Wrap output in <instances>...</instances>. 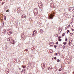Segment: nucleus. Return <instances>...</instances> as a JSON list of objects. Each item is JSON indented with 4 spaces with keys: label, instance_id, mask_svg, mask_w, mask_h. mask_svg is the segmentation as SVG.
<instances>
[{
    "label": "nucleus",
    "instance_id": "4c0bfd02",
    "mask_svg": "<svg viewBox=\"0 0 74 74\" xmlns=\"http://www.w3.org/2000/svg\"><path fill=\"white\" fill-rule=\"evenodd\" d=\"M73 25H72V27H73Z\"/></svg>",
    "mask_w": 74,
    "mask_h": 74
},
{
    "label": "nucleus",
    "instance_id": "423d86ee",
    "mask_svg": "<svg viewBox=\"0 0 74 74\" xmlns=\"http://www.w3.org/2000/svg\"><path fill=\"white\" fill-rule=\"evenodd\" d=\"M74 10V8H73V7H70L69 8V11H73V10Z\"/></svg>",
    "mask_w": 74,
    "mask_h": 74
},
{
    "label": "nucleus",
    "instance_id": "4be33fe9",
    "mask_svg": "<svg viewBox=\"0 0 74 74\" xmlns=\"http://www.w3.org/2000/svg\"><path fill=\"white\" fill-rule=\"evenodd\" d=\"M58 41H62V39H58Z\"/></svg>",
    "mask_w": 74,
    "mask_h": 74
},
{
    "label": "nucleus",
    "instance_id": "6ab92c4d",
    "mask_svg": "<svg viewBox=\"0 0 74 74\" xmlns=\"http://www.w3.org/2000/svg\"><path fill=\"white\" fill-rule=\"evenodd\" d=\"M65 36V33H63L62 34V36Z\"/></svg>",
    "mask_w": 74,
    "mask_h": 74
},
{
    "label": "nucleus",
    "instance_id": "58836bf2",
    "mask_svg": "<svg viewBox=\"0 0 74 74\" xmlns=\"http://www.w3.org/2000/svg\"><path fill=\"white\" fill-rule=\"evenodd\" d=\"M73 74H74V72H73Z\"/></svg>",
    "mask_w": 74,
    "mask_h": 74
},
{
    "label": "nucleus",
    "instance_id": "aec40b11",
    "mask_svg": "<svg viewBox=\"0 0 74 74\" xmlns=\"http://www.w3.org/2000/svg\"><path fill=\"white\" fill-rule=\"evenodd\" d=\"M8 33H9L10 34H11V33H12V32H11L10 31H9Z\"/></svg>",
    "mask_w": 74,
    "mask_h": 74
},
{
    "label": "nucleus",
    "instance_id": "e433bc0d",
    "mask_svg": "<svg viewBox=\"0 0 74 74\" xmlns=\"http://www.w3.org/2000/svg\"><path fill=\"white\" fill-rule=\"evenodd\" d=\"M9 10H8H8H7V12H9Z\"/></svg>",
    "mask_w": 74,
    "mask_h": 74
},
{
    "label": "nucleus",
    "instance_id": "1a4fd4ad",
    "mask_svg": "<svg viewBox=\"0 0 74 74\" xmlns=\"http://www.w3.org/2000/svg\"><path fill=\"white\" fill-rule=\"evenodd\" d=\"M11 42L12 44H15V41L14 40L12 39L11 41Z\"/></svg>",
    "mask_w": 74,
    "mask_h": 74
},
{
    "label": "nucleus",
    "instance_id": "c756f323",
    "mask_svg": "<svg viewBox=\"0 0 74 74\" xmlns=\"http://www.w3.org/2000/svg\"><path fill=\"white\" fill-rule=\"evenodd\" d=\"M69 32V30H67V33H68Z\"/></svg>",
    "mask_w": 74,
    "mask_h": 74
},
{
    "label": "nucleus",
    "instance_id": "f8f14e48",
    "mask_svg": "<svg viewBox=\"0 0 74 74\" xmlns=\"http://www.w3.org/2000/svg\"><path fill=\"white\" fill-rule=\"evenodd\" d=\"M50 45H51V46H53V45H54V44L53 42H51L50 44Z\"/></svg>",
    "mask_w": 74,
    "mask_h": 74
},
{
    "label": "nucleus",
    "instance_id": "dca6fc26",
    "mask_svg": "<svg viewBox=\"0 0 74 74\" xmlns=\"http://www.w3.org/2000/svg\"><path fill=\"white\" fill-rule=\"evenodd\" d=\"M65 47H66V45H64L63 46V49H64L65 48Z\"/></svg>",
    "mask_w": 74,
    "mask_h": 74
},
{
    "label": "nucleus",
    "instance_id": "412c9836",
    "mask_svg": "<svg viewBox=\"0 0 74 74\" xmlns=\"http://www.w3.org/2000/svg\"><path fill=\"white\" fill-rule=\"evenodd\" d=\"M22 67H23V69H24V68H25L26 67V66H23V65H22Z\"/></svg>",
    "mask_w": 74,
    "mask_h": 74
},
{
    "label": "nucleus",
    "instance_id": "c85d7f7f",
    "mask_svg": "<svg viewBox=\"0 0 74 74\" xmlns=\"http://www.w3.org/2000/svg\"><path fill=\"white\" fill-rule=\"evenodd\" d=\"M70 25H69L68 26V28H69L70 27Z\"/></svg>",
    "mask_w": 74,
    "mask_h": 74
},
{
    "label": "nucleus",
    "instance_id": "c9c22d12",
    "mask_svg": "<svg viewBox=\"0 0 74 74\" xmlns=\"http://www.w3.org/2000/svg\"><path fill=\"white\" fill-rule=\"evenodd\" d=\"M24 72L25 73V71H26V69H24Z\"/></svg>",
    "mask_w": 74,
    "mask_h": 74
},
{
    "label": "nucleus",
    "instance_id": "9d476101",
    "mask_svg": "<svg viewBox=\"0 0 74 74\" xmlns=\"http://www.w3.org/2000/svg\"><path fill=\"white\" fill-rule=\"evenodd\" d=\"M26 17V15L25 14H23L22 16V18H25Z\"/></svg>",
    "mask_w": 74,
    "mask_h": 74
},
{
    "label": "nucleus",
    "instance_id": "b1692460",
    "mask_svg": "<svg viewBox=\"0 0 74 74\" xmlns=\"http://www.w3.org/2000/svg\"><path fill=\"white\" fill-rule=\"evenodd\" d=\"M57 62H60V60L59 59L57 60Z\"/></svg>",
    "mask_w": 74,
    "mask_h": 74
},
{
    "label": "nucleus",
    "instance_id": "20e7f679",
    "mask_svg": "<svg viewBox=\"0 0 74 74\" xmlns=\"http://www.w3.org/2000/svg\"><path fill=\"white\" fill-rule=\"evenodd\" d=\"M33 34H32V37H34V36H36L37 35V31L36 30H34L33 33Z\"/></svg>",
    "mask_w": 74,
    "mask_h": 74
},
{
    "label": "nucleus",
    "instance_id": "ea45409f",
    "mask_svg": "<svg viewBox=\"0 0 74 74\" xmlns=\"http://www.w3.org/2000/svg\"><path fill=\"white\" fill-rule=\"evenodd\" d=\"M51 0V1H52V0Z\"/></svg>",
    "mask_w": 74,
    "mask_h": 74
},
{
    "label": "nucleus",
    "instance_id": "39448f33",
    "mask_svg": "<svg viewBox=\"0 0 74 74\" xmlns=\"http://www.w3.org/2000/svg\"><path fill=\"white\" fill-rule=\"evenodd\" d=\"M41 66L42 69H44L45 68V64H44V63H42Z\"/></svg>",
    "mask_w": 74,
    "mask_h": 74
},
{
    "label": "nucleus",
    "instance_id": "f257e3e1",
    "mask_svg": "<svg viewBox=\"0 0 74 74\" xmlns=\"http://www.w3.org/2000/svg\"><path fill=\"white\" fill-rule=\"evenodd\" d=\"M55 14V13L54 12H52V14H51L49 16V19H53V16H54V15H53V14Z\"/></svg>",
    "mask_w": 74,
    "mask_h": 74
},
{
    "label": "nucleus",
    "instance_id": "f03ea898",
    "mask_svg": "<svg viewBox=\"0 0 74 74\" xmlns=\"http://www.w3.org/2000/svg\"><path fill=\"white\" fill-rule=\"evenodd\" d=\"M34 14L35 15H37L38 14V10L36 8L34 9Z\"/></svg>",
    "mask_w": 74,
    "mask_h": 74
},
{
    "label": "nucleus",
    "instance_id": "7ed1b4c3",
    "mask_svg": "<svg viewBox=\"0 0 74 74\" xmlns=\"http://www.w3.org/2000/svg\"><path fill=\"white\" fill-rule=\"evenodd\" d=\"M38 6L40 8H42V3L41 2H40L38 3Z\"/></svg>",
    "mask_w": 74,
    "mask_h": 74
},
{
    "label": "nucleus",
    "instance_id": "72a5a7b5",
    "mask_svg": "<svg viewBox=\"0 0 74 74\" xmlns=\"http://www.w3.org/2000/svg\"><path fill=\"white\" fill-rule=\"evenodd\" d=\"M55 55H57V53H55L54 54Z\"/></svg>",
    "mask_w": 74,
    "mask_h": 74
},
{
    "label": "nucleus",
    "instance_id": "bb28decb",
    "mask_svg": "<svg viewBox=\"0 0 74 74\" xmlns=\"http://www.w3.org/2000/svg\"><path fill=\"white\" fill-rule=\"evenodd\" d=\"M71 44V42H70L69 41V46Z\"/></svg>",
    "mask_w": 74,
    "mask_h": 74
},
{
    "label": "nucleus",
    "instance_id": "2f4dec72",
    "mask_svg": "<svg viewBox=\"0 0 74 74\" xmlns=\"http://www.w3.org/2000/svg\"><path fill=\"white\" fill-rule=\"evenodd\" d=\"M65 40V41H67V39L66 38Z\"/></svg>",
    "mask_w": 74,
    "mask_h": 74
},
{
    "label": "nucleus",
    "instance_id": "5701e85b",
    "mask_svg": "<svg viewBox=\"0 0 74 74\" xmlns=\"http://www.w3.org/2000/svg\"><path fill=\"white\" fill-rule=\"evenodd\" d=\"M59 71H62V69H59Z\"/></svg>",
    "mask_w": 74,
    "mask_h": 74
},
{
    "label": "nucleus",
    "instance_id": "a211bd4d",
    "mask_svg": "<svg viewBox=\"0 0 74 74\" xmlns=\"http://www.w3.org/2000/svg\"><path fill=\"white\" fill-rule=\"evenodd\" d=\"M4 20H5V21L6 20V16H5L4 17Z\"/></svg>",
    "mask_w": 74,
    "mask_h": 74
},
{
    "label": "nucleus",
    "instance_id": "473e14b6",
    "mask_svg": "<svg viewBox=\"0 0 74 74\" xmlns=\"http://www.w3.org/2000/svg\"><path fill=\"white\" fill-rule=\"evenodd\" d=\"M54 59H55V60H56V57H55L54 58Z\"/></svg>",
    "mask_w": 74,
    "mask_h": 74
},
{
    "label": "nucleus",
    "instance_id": "a878e982",
    "mask_svg": "<svg viewBox=\"0 0 74 74\" xmlns=\"http://www.w3.org/2000/svg\"><path fill=\"white\" fill-rule=\"evenodd\" d=\"M57 47V46L56 45H54V47L55 48H56V47Z\"/></svg>",
    "mask_w": 74,
    "mask_h": 74
},
{
    "label": "nucleus",
    "instance_id": "cd10ccee",
    "mask_svg": "<svg viewBox=\"0 0 74 74\" xmlns=\"http://www.w3.org/2000/svg\"><path fill=\"white\" fill-rule=\"evenodd\" d=\"M71 30H72V32H73V31H74V29L72 28H71Z\"/></svg>",
    "mask_w": 74,
    "mask_h": 74
},
{
    "label": "nucleus",
    "instance_id": "393cba45",
    "mask_svg": "<svg viewBox=\"0 0 74 74\" xmlns=\"http://www.w3.org/2000/svg\"><path fill=\"white\" fill-rule=\"evenodd\" d=\"M61 38V36H59V37H58V39H60V38Z\"/></svg>",
    "mask_w": 74,
    "mask_h": 74
},
{
    "label": "nucleus",
    "instance_id": "6e6552de",
    "mask_svg": "<svg viewBox=\"0 0 74 74\" xmlns=\"http://www.w3.org/2000/svg\"><path fill=\"white\" fill-rule=\"evenodd\" d=\"M12 37H10L9 38L7 39V40L8 41H12Z\"/></svg>",
    "mask_w": 74,
    "mask_h": 74
},
{
    "label": "nucleus",
    "instance_id": "f704fd0d",
    "mask_svg": "<svg viewBox=\"0 0 74 74\" xmlns=\"http://www.w3.org/2000/svg\"><path fill=\"white\" fill-rule=\"evenodd\" d=\"M25 51H26L27 52V51H28V50L26 49L25 50Z\"/></svg>",
    "mask_w": 74,
    "mask_h": 74
},
{
    "label": "nucleus",
    "instance_id": "2eb2a0df",
    "mask_svg": "<svg viewBox=\"0 0 74 74\" xmlns=\"http://www.w3.org/2000/svg\"><path fill=\"white\" fill-rule=\"evenodd\" d=\"M70 34H71V36H73V33L71 32L70 33Z\"/></svg>",
    "mask_w": 74,
    "mask_h": 74
},
{
    "label": "nucleus",
    "instance_id": "f3484780",
    "mask_svg": "<svg viewBox=\"0 0 74 74\" xmlns=\"http://www.w3.org/2000/svg\"><path fill=\"white\" fill-rule=\"evenodd\" d=\"M6 73H9V70H8V71H7V70H6Z\"/></svg>",
    "mask_w": 74,
    "mask_h": 74
},
{
    "label": "nucleus",
    "instance_id": "4468645a",
    "mask_svg": "<svg viewBox=\"0 0 74 74\" xmlns=\"http://www.w3.org/2000/svg\"><path fill=\"white\" fill-rule=\"evenodd\" d=\"M63 44H64V45H66V44H67V42H64L63 43Z\"/></svg>",
    "mask_w": 74,
    "mask_h": 74
},
{
    "label": "nucleus",
    "instance_id": "7c9ffc66",
    "mask_svg": "<svg viewBox=\"0 0 74 74\" xmlns=\"http://www.w3.org/2000/svg\"><path fill=\"white\" fill-rule=\"evenodd\" d=\"M56 44L58 45V42H56Z\"/></svg>",
    "mask_w": 74,
    "mask_h": 74
},
{
    "label": "nucleus",
    "instance_id": "9b49d317",
    "mask_svg": "<svg viewBox=\"0 0 74 74\" xmlns=\"http://www.w3.org/2000/svg\"><path fill=\"white\" fill-rule=\"evenodd\" d=\"M39 32L40 33H44V31H43V30H42V29H40Z\"/></svg>",
    "mask_w": 74,
    "mask_h": 74
},
{
    "label": "nucleus",
    "instance_id": "0eeeda50",
    "mask_svg": "<svg viewBox=\"0 0 74 74\" xmlns=\"http://www.w3.org/2000/svg\"><path fill=\"white\" fill-rule=\"evenodd\" d=\"M21 38H22L23 40H25L26 38V36L24 35H22L21 37Z\"/></svg>",
    "mask_w": 74,
    "mask_h": 74
},
{
    "label": "nucleus",
    "instance_id": "ddd939ff",
    "mask_svg": "<svg viewBox=\"0 0 74 74\" xmlns=\"http://www.w3.org/2000/svg\"><path fill=\"white\" fill-rule=\"evenodd\" d=\"M52 68L51 67H50L49 68H48V70H52Z\"/></svg>",
    "mask_w": 74,
    "mask_h": 74
}]
</instances>
